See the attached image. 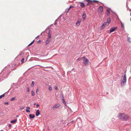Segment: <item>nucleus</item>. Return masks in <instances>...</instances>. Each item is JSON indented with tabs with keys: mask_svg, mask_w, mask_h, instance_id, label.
<instances>
[{
	"mask_svg": "<svg viewBox=\"0 0 131 131\" xmlns=\"http://www.w3.org/2000/svg\"><path fill=\"white\" fill-rule=\"evenodd\" d=\"M29 117L30 118H33L35 117V116L34 114H30L29 115Z\"/></svg>",
	"mask_w": 131,
	"mask_h": 131,
	"instance_id": "nucleus-11",
	"label": "nucleus"
},
{
	"mask_svg": "<svg viewBox=\"0 0 131 131\" xmlns=\"http://www.w3.org/2000/svg\"><path fill=\"white\" fill-rule=\"evenodd\" d=\"M56 24V23H55V24Z\"/></svg>",
	"mask_w": 131,
	"mask_h": 131,
	"instance_id": "nucleus-48",
	"label": "nucleus"
},
{
	"mask_svg": "<svg viewBox=\"0 0 131 131\" xmlns=\"http://www.w3.org/2000/svg\"><path fill=\"white\" fill-rule=\"evenodd\" d=\"M60 105L59 104H56L53 106L52 108L53 110H54L56 108L59 107L60 106Z\"/></svg>",
	"mask_w": 131,
	"mask_h": 131,
	"instance_id": "nucleus-5",
	"label": "nucleus"
},
{
	"mask_svg": "<svg viewBox=\"0 0 131 131\" xmlns=\"http://www.w3.org/2000/svg\"><path fill=\"white\" fill-rule=\"evenodd\" d=\"M4 104L6 105H7L8 104V102H5Z\"/></svg>",
	"mask_w": 131,
	"mask_h": 131,
	"instance_id": "nucleus-34",
	"label": "nucleus"
},
{
	"mask_svg": "<svg viewBox=\"0 0 131 131\" xmlns=\"http://www.w3.org/2000/svg\"><path fill=\"white\" fill-rule=\"evenodd\" d=\"M110 14V11L109 9H107V15H108Z\"/></svg>",
	"mask_w": 131,
	"mask_h": 131,
	"instance_id": "nucleus-22",
	"label": "nucleus"
},
{
	"mask_svg": "<svg viewBox=\"0 0 131 131\" xmlns=\"http://www.w3.org/2000/svg\"><path fill=\"white\" fill-rule=\"evenodd\" d=\"M55 89L57 90L58 89V88L57 86H56L55 87Z\"/></svg>",
	"mask_w": 131,
	"mask_h": 131,
	"instance_id": "nucleus-37",
	"label": "nucleus"
},
{
	"mask_svg": "<svg viewBox=\"0 0 131 131\" xmlns=\"http://www.w3.org/2000/svg\"><path fill=\"white\" fill-rule=\"evenodd\" d=\"M11 127V124H9V127Z\"/></svg>",
	"mask_w": 131,
	"mask_h": 131,
	"instance_id": "nucleus-36",
	"label": "nucleus"
},
{
	"mask_svg": "<svg viewBox=\"0 0 131 131\" xmlns=\"http://www.w3.org/2000/svg\"><path fill=\"white\" fill-rule=\"evenodd\" d=\"M29 89H28V90L27 91L28 92H29Z\"/></svg>",
	"mask_w": 131,
	"mask_h": 131,
	"instance_id": "nucleus-41",
	"label": "nucleus"
},
{
	"mask_svg": "<svg viewBox=\"0 0 131 131\" xmlns=\"http://www.w3.org/2000/svg\"><path fill=\"white\" fill-rule=\"evenodd\" d=\"M124 114H125L124 113L120 114L118 116V117L119 119L122 120V118H122L123 117H124Z\"/></svg>",
	"mask_w": 131,
	"mask_h": 131,
	"instance_id": "nucleus-7",
	"label": "nucleus"
},
{
	"mask_svg": "<svg viewBox=\"0 0 131 131\" xmlns=\"http://www.w3.org/2000/svg\"><path fill=\"white\" fill-rule=\"evenodd\" d=\"M24 58H23L21 60V62L23 63L24 62Z\"/></svg>",
	"mask_w": 131,
	"mask_h": 131,
	"instance_id": "nucleus-32",
	"label": "nucleus"
},
{
	"mask_svg": "<svg viewBox=\"0 0 131 131\" xmlns=\"http://www.w3.org/2000/svg\"><path fill=\"white\" fill-rule=\"evenodd\" d=\"M51 34H48V39H51Z\"/></svg>",
	"mask_w": 131,
	"mask_h": 131,
	"instance_id": "nucleus-24",
	"label": "nucleus"
},
{
	"mask_svg": "<svg viewBox=\"0 0 131 131\" xmlns=\"http://www.w3.org/2000/svg\"><path fill=\"white\" fill-rule=\"evenodd\" d=\"M111 20V19L110 17L108 18L107 19V24H110V23Z\"/></svg>",
	"mask_w": 131,
	"mask_h": 131,
	"instance_id": "nucleus-10",
	"label": "nucleus"
},
{
	"mask_svg": "<svg viewBox=\"0 0 131 131\" xmlns=\"http://www.w3.org/2000/svg\"><path fill=\"white\" fill-rule=\"evenodd\" d=\"M126 71H125V72H124V75H125H125L126 76Z\"/></svg>",
	"mask_w": 131,
	"mask_h": 131,
	"instance_id": "nucleus-38",
	"label": "nucleus"
},
{
	"mask_svg": "<svg viewBox=\"0 0 131 131\" xmlns=\"http://www.w3.org/2000/svg\"><path fill=\"white\" fill-rule=\"evenodd\" d=\"M34 40H33L32 42L28 46L29 47L30 46L33 44L34 43Z\"/></svg>",
	"mask_w": 131,
	"mask_h": 131,
	"instance_id": "nucleus-23",
	"label": "nucleus"
},
{
	"mask_svg": "<svg viewBox=\"0 0 131 131\" xmlns=\"http://www.w3.org/2000/svg\"><path fill=\"white\" fill-rule=\"evenodd\" d=\"M106 25V23L104 22L102 25L101 27V29H103L104 27Z\"/></svg>",
	"mask_w": 131,
	"mask_h": 131,
	"instance_id": "nucleus-9",
	"label": "nucleus"
},
{
	"mask_svg": "<svg viewBox=\"0 0 131 131\" xmlns=\"http://www.w3.org/2000/svg\"><path fill=\"white\" fill-rule=\"evenodd\" d=\"M50 40L51 39L48 38V39L46 40V45H47L48 43L50 42Z\"/></svg>",
	"mask_w": 131,
	"mask_h": 131,
	"instance_id": "nucleus-17",
	"label": "nucleus"
},
{
	"mask_svg": "<svg viewBox=\"0 0 131 131\" xmlns=\"http://www.w3.org/2000/svg\"><path fill=\"white\" fill-rule=\"evenodd\" d=\"M82 59L83 60V63L85 65H86L88 64L89 63L88 60L85 57H82Z\"/></svg>",
	"mask_w": 131,
	"mask_h": 131,
	"instance_id": "nucleus-2",
	"label": "nucleus"
},
{
	"mask_svg": "<svg viewBox=\"0 0 131 131\" xmlns=\"http://www.w3.org/2000/svg\"><path fill=\"white\" fill-rule=\"evenodd\" d=\"M130 72L131 73V70H130Z\"/></svg>",
	"mask_w": 131,
	"mask_h": 131,
	"instance_id": "nucleus-44",
	"label": "nucleus"
},
{
	"mask_svg": "<svg viewBox=\"0 0 131 131\" xmlns=\"http://www.w3.org/2000/svg\"><path fill=\"white\" fill-rule=\"evenodd\" d=\"M56 24V23H55V24Z\"/></svg>",
	"mask_w": 131,
	"mask_h": 131,
	"instance_id": "nucleus-47",
	"label": "nucleus"
},
{
	"mask_svg": "<svg viewBox=\"0 0 131 131\" xmlns=\"http://www.w3.org/2000/svg\"><path fill=\"white\" fill-rule=\"evenodd\" d=\"M31 95L33 96H34L35 95V93L33 91H31Z\"/></svg>",
	"mask_w": 131,
	"mask_h": 131,
	"instance_id": "nucleus-29",
	"label": "nucleus"
},
{
	"mask_svg": "<svg viewBox=\"0 0 131 131\" xmlns=\"http://www.w3.org/2000/svg\"><path fill=\"white\" fill-rule=\"evenodd\" d=\"M129 117L128 115H125V114L124 117H123V118H122V120L124 121L127 120L129 119Z\"/></svg>",
	"mask_w": 131,
	"mask_h": 131,
	"instance_id": "nucleus-4",
	"label": "nucleus"
},
{
	"mask_svg": "<svg viewBox=\"0 0 131 131\" xmlns=\"http://www.w3.org/2000/svg\"><path fill=\"white\" fill-rule=\"evenodd\" d=\"M86 15L85 12H84L83 14L82 15V17L83 19H84L86 18Z\"/></svg>",
	"mask_w": 131,
	"mask_h": 131,
	"instance_id": "nucleus-12",
	"label": "nucleus"
},
{
	"mask_svg": "<svg viewBox=\"0 0 131 131\" xmlns=\"http://www.w3.org/2000/svg\"><path fill=\"white\" fill-rule=\"evenodd\" d=\"M73 7H74V6H70V7H69V8L68 9V10L67 11V12L68 13L69 12V11L70 10V8H73Z\"/></svg>",
	"mask_w": 131,
	"mask_h": 131,
	"instance_id": "nucleus-19",
	"label": "nucleus"
},
{
	"mask_svg": "<svg viewBox=\"0 0 131 131\" xmlns=\"http://www.w3.org/2000/svg\"><path fill=\"white\" fill-rule=\"evenodd\" d=\"M24 107H21L20 109V110H21L23 109H24Z\"/></svg>",
	"mask_w": 131,
	"mask_h": 131,
	"instance_id": "nucleus-33",
	"label": "nucleus"
},
{
	"mask_svg": "<svg viewBox=\"0 0 131 131\" xmlns=\"http://www.w3.org/2000/svg\"><path fill=\"white\" fill-rule=\"evenodd\" d=\"M49 89L50 91H52V88L51 85L49 86Z\"/></svg>",
	"mask_w": 131,
	"mask_h": 131,
	"instance_id": "nucleus-20",
	"label": "nucleus"
},
{
	"mask_svg": "<svg viewBox=\"0 0 131 131\" xmlns=\"http://www.w3.org/2000/svg\"><path fill=\"white\" fill-rule=\"evenodd\" d=\"M82 59V57L80 58H78L77 60V61H79L80 60H81V59Z\"/></svg>",
	"mask_w": 131,
	"mask_h": 131,
	"instance_id": "nucleus-25",
	"label": "nucleus"
},
{
	"mask_svg": "<svg viewBox=\"0 0 131 131\" xmlns=\"http://www.w3.org/2000/svg\"><path fill=\"white\" fill-rule=\"evenodd\" d=\"M122 78L121 79V84L122 86L126 84V78L125 74L124 76L122 75L121 77Z\"/></svg>",
	"mask_w": 131,
	"mask_h": 131,
	"instance_id": "nucleus-1",
	"label": "nucleus"
},
{
	"mask_svg": "<svg viewBox=\"0 0 131 131\" xmlns=\"http://www.w3.org/2000/svg\"><path fill=\"white\" fill-rule=\"evenodd\" d=\"M5 96V94H3L0 96V99H1L3 97H4Z\"/></svg>",
	"mask_w": 131,
	"mask_h": 131,
	"instance_id": "nucleus-21",
	"label": "nucleus"
},
{
	"mask_svg": "<svg viewBox=\"0 0 131 131\" xmlns=\"http://www.w3.org/2000/svg\"><path fill=\"white\" fill-rule=\"evenodd\" d=\"M15 97H13L11 99V101H13L15 100Z\"/></svg>",
	"mask_w": 131,
	"mask_h": 131,
	"instance_id": "nucleus-30",
	"label": "nucleus"
},
{
	"mask_svg": "<svg viewBox=\"0 0 131 131\" xmlns=\"http://www.w3.org/2000/svg\"><path fill=\"white\" fill-rule=\"evenodd\" d=\"M31 86L32 87L34 85V81H32V82L31 84Z\"/></svg>",
	"mask_w": 131,
	"mask_h": 131,
	"instance_id": "nucleus-27",
	"label": "nucleus"
},
{
	"mask_svg": "<svg viewBox=\"0 0 131 131\" xmlns=\"http://www.w3.org/2000/svg\"><path fill=\"white\" fill-rule=\"evenodd\" d=\"M1 131H4L3 130H1Z\"/></svg>",
	"mask_w": 131,
	"mask_h": 131,
	"instance_id": "nucleus-45",
	"label": "nucleus"
},
{
	"mask_svg": "<svg viewBox=\"0 0 131 131\" xmlns=\"http://www.w3.org/2000/svg\"><path fill=\"white\" fill-rule=\"evenodd\" d=\"M36 106L37 107H38L39 106V105L38 104H37Z\"/></svg>",
	"mask_w": 131,
	"mask_h": 131,
	"instance_id": "nucleus-35",
	"label": "nucleus"
},
{
	"mask_svg": "<svg viewBox=\"0 0 131 131\" xmlns=\"http://www.w3.org/2000/svg\"><path fill=\"white\" fill-rule=\"evenodd\" d=\"M56 24V23H55V24Z\"/></svg>",
	"mask_w": 131,
	"mask_h": 131,
	"instance_id": "nucleus-49",
	"label": "nucleus"
},
{
	"mask_svg": "<svg viewBox=\"0 0 131 131\" xmlns=\"http://www.w3.org/2000/svg\"><path fill=\"white\" fill-rule=\"evenodd\" d=\"M27 109L26 110V111L27 112H30V111L29 110L30 109V108L29 107H27L26 108Z\"/></svg>",
	"mask_w": 131,
	"mask_h": 131,
	"instance_id": "nucleus-15",
	"label": "nucleus"
},
{
	"mask_svg": "<svg viewBox=\"0 0 131 131\" xmlns=\"http://www.w3.org/2000/svg\"><path fill=\"white\" fill-rule=\"evenodd\" d=\"M80 21H77L76 23V26H79L80 25Z\"/></svg>",
	"mask_w": 131,
	"mask_h": 131,
	"instance_id": "nucleus-18",
	"label": "nucleus"
},
{
	"mask_svg": "<svg viewBox=\"0 0 131 131\" xmlns=\"http://www.w3.org/2000/svg\"><path fill=\"white\" fill-rule=\"evenodd\" d=\"M17 121V119H16L14 120L11 121H10V123H14L16 122Z\"/></svg>",
	"mask_w": 131,
	"mask_h": 131,
	"instance_id": "nucleus-16",
	"label": "nucleus"
},
{
	"mask_svg": "<svg viewBox=\"0 0 131 131\" xmlns=\"http://www.w3.org/2000/svg\"><path fill=\"white\" fill-rule=\"evenodd\" d=\"M22 54V53H20L19 54V55H20V56H21Z\"/></svg>",
	"mask_w": 131,
	"mask_h": 131,
	"instance_id": "nucleus-39",
	"label": "nucleus"
},
{
	"mask_svg": "<svg viewBox=\"0 0 131 131\" xmlns=\"http://www.w3.org/2000/svg\"><path fill=\"white\" fill-rule=\"evenodd\" d=\"M38 89H37V91H36V92L37 93V91H38Z\"/></svg>",
	"mask_w": 131,
	"mask_h": 131,
	"instance_id": "nucleus-40",
	"label": "nucleus"
},
{
	"mask_svg": "<svg viewBox=\"0 0 131 131\" xmlns=\"http://www.w3.org/2000/svg\"><path fill=\"white\" fill-rule=\"evenodd\" d=\"M130 37H128L127 38V40L129 42H130Z\"/></svg>",
	"mask_w": 131,
	"mask_h": 131,
	"instance_id": "nucleus-28",
	"label": "nucleus"
},
{
	"mask_svg": "<svg viewBox=\"0 0 131 131\" xmlns=\"http://www.w3.org/2000/svg\"><path fill=\"white\" fill-rule=\"evenodd\" d=\"M62 101L63 102V103L64 104H66V103L65 102V101L64 100V98L62 99Z\"/></svg>",
	"mask_w": 131,
	"mask_h": 131,
	"instance_id": "nucleus-26",
	"label": "nucleus"
},
{
	"mask_svg": "<svg viewBox=\"0 0 131 131\" xmlns=\"http://www.w3.org/2000/svg\"><path fill=\"white\" fill-rule=\"evenodd\" d=\"M79 3L81 4L80 5L81 7L84 8L85 7V5L82 2H80Z\"/></svg>",
	"mask_w": 131,
	"mask_h": 131,
	"instance_id": "nucleus-13",
	"label": "nucleus"
},
{
	"mask_svg": "<svg viewBox=\"0 0 131 131\" xmlns=\"http://www.w3.org/2000/svg\"><path fill=\"white\" fill-rule=\"evenodd\" d=\"M36 103H35V104H34V105H36Z\"/></svg>",
	"mask_w": 131,
	"mask_h": 131,
	"instance_id": "nucleus-42",
	"label": "nucleus"
},
{
	"mask_svg": "<svg viewBox=\"0 0 131 131\" xmlns=\"http://www.w3.org/2000/svg\"><path fill=\"white\" fill-rule=\"evenodd\" d=\"M103 10V7L102 6H100L98 9V11L99 13H101Z\"/></svg>",
	"mask_w": 131,
	"mask_h": 131,
	"instance_id": "nucleus-8",
	"label": "nucleus"
},
{
	"mask_svg": "<svg viewBox=\"0 0 131 131\" xmlns=\"http://www.w3.org/2000/svg\"><path fill=\"white\" fill-rule=\"evenodd\" d=\"M130 16H131V13H130Z\"/></svg>",
	"mask_w": 131,
	"mask_h": 131,
	"instance_id": "nucleus-43",
	"label": "nucleus"
},
{
	"mask_svg": "<svg viewBox=\"0 0 131 131\" xmlns=\"http://www.w3.org/2000/svg\"><path fill=\"white\" fill-rule=\"evenodd\" d=\"M40 114V111L39 110H37L36 112V115L38 116Z\"/></svg>",
	"mask_w": 131,
	"mask_h": 131,
	"instance_id": "nucleus-14",
	"label": "nucleus"
},
{
	"mask_svg": "<svg viewBox=\"0 0 131 131\" xmlns=\"http://www.w3.org/2000/svg\"><path fill=\"white\" fill-rule=\"evenodd\" d=\"M121 26L122 27H123V28H124V24L122 22H121Z\"/></svg>",
	"mask_w": 131,
	"mask_h": 131,
	"instance_id": "nucleus-31",
	"label": "nucleus"
},
{
	"mask_svg": "<svg viewBox=\"0 0 131 131\" xmlns=\"http://www.w3.org/2000/svg\"><path fill=\"white\" fill-rule=\"evenodd\" d=\"M87 2H88V3L87 4V5H88L89 3L92 4L93 2L97 3L98 2H99L98 1L96 0H93L91 1L90 0H86Z\"/></svg>",
	"mask_w": 131,
	"mask_h": 131,
	"instance_id": "nucleus-3",
	"label": "nucleus"
},
{
	"mask_svg": "<svg viewBox=\"0 0 131 131\" xmlns=\"http://www.w3.org/2000/svg\"><path fill=\"white\" fill-rule=\"evenodd\" d=\"M117 28V27L111 28L110 30V33H111V32L114 31Z\"/></svg>",
	"mask_w": 131,
	"mask_h": 131,
	"instance_id": "nucleus-6",
	"label": "nucleus"
},
{
	"mask_svg": "<svg viewBox=\"0 0 131 131\" xmlns=\"http://www.w3.org/2000/svg\"><path fill=\"white\" fill-rule=\"evenodd\" d=\"M38 36L36 38H38Z\"/></svg>",
	"mask_w": 131,
	"mask_h": 131,
	"instance_id": "nucleus-46",
	"label": "nucleus"
}]
</instances>
